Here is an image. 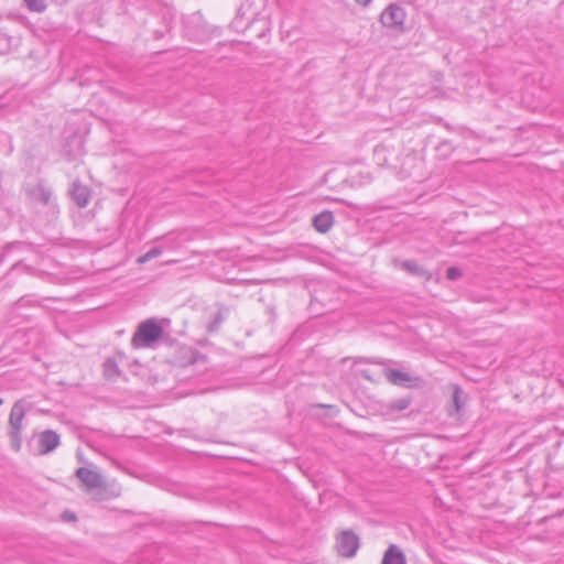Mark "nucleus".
<instances>
[{
    "instance_id": "nucleus-1",
    "label": "nucleus",
    "mask_w": 564,
    "mask_h": 564,
    "mask_svg": "<svg viewBox=\"0 0 564 564\" xmlns=\"http://www.w3.org/2000/svg\"><path fill=\"white\" fill-rule=\"evenodd\" d=\"M162 334V326L154 318H150L138 326L137 332L132 336L131 344L135 348L148 347L156 341Z\"/></svg>"
},
{
    "instance_id": "nucleus-2",
    "label": "nucleus",
    "mask_w": 564,
    "mask_h": 564,
    "mask_svg": "<svg viewBox=\"0 0 564 564\" xmlns=\"http://www.w3.org/2000/svg\"><path fill=\"white\" fill-rule=\"evenodd\" d=\"M405 10L397 4L390 3L380 14V22L384 28L402 31L404 29Z\"/></svg>"
},
{
    "instance_id": "nucleus-3",
    "label": "nucleus",
    "mask_w": 564,
    "mask_h": 564,
    "mask_svg": "<svg viewBox=\"0 0 564 564\" xmlns=\"http://www.w3.org/2000/svg\"><path fill=\"white\" fill-rule=\"evenodd\" d=\"M359 545V538L351 530H344L337 539L338 554L344 557H354Z\"/></svg>"
},
{
    "instance_id": "nucleus-4",
    "label": "nucleus",
    "mask_w": 564,
    "mask_h": 564,
    "mask_svg": "<svg viewBox=\"0 0 564 564\" xmlns=\"http://www.w3.org/2000/svg\"><path fill=\"white\" fill-rule=\"evenodd\" d=\"M338 409L334 405L328 404H310L305 408V416L306 420H333L337 416Z\"/></svg>"
},
{
    "instance_id": "nucleus-5",
    "label": "nucleus",
    "mask_w": 564,
    "mask_h": 564,
    "mask_svg": "<svg viewBox=\"0 0 564 564\" xmlns=\"http://www.w3.org/2000/svg\"><path fill=\"white\" fill-rule=\"evenodd\" d=\"M36 442L37 454L45 455L59 445V435L52 430H46L39 434Z\"/></svg>"
},
{
    "instance_id": "nucleus-6",
    "label": "nucleus",
    "mask_w": 564,
    "mask_h": 564,
    "mask_svg": "<svg viewBox=\"0 0 564 564\" xmlns=\"http://www.w3.org/2000/svg\"><path fill=\"white\" fill-rule=\"evenodd\" d=\"M69 195L79 208H85L89 204L91 191L88 186L82 184L79 180H76L72 184Z\"/></svg>"
},
{
    "instance_id": "nucleus-7",
    "label": "nucleus",
    "mask_w": 564,
    "mask_h": 564,
    "mask_svg": "<svg viewBox=\"0 0 564 564\" xmlns=\"http://www.w3.org/2000/svg\"><path fill=\"white\" fill-rule=\"evenodd\" d=\"M76 477L86 486L88 490L100 488L104 485L102 477L96 470L87 467H79L76 470Z\"/></svg>"
},
{
    "instance_id": "nucleus-8",
    "label": "nucleus",
    "mask_w": 564,
    "mask_h": 564,
    "mask_svg": "<svg viewBox=\"0 0 564 564\" xmlns=\"http://www.w3.org/2000/svg\"><path fill=\"white\" fill-rule=\"evenodd\" d=\"M384 377L390 383L394 386L403 388L413 387V378L409 373L400 371L398 369L387 368L384 370Z\"/></svg>"
},
{
    "instance_id": "nucleus-9",
    "label": "nucleus",
    "mask_w": 564,
    "mask_h": 564,
    "mask_svg": "<svg viewBox=\"0 0 564 564\" xmlns=\"http://www.w3.org/2000/svg\"><path fill=\"white\" fill-rule=\"evenodd\" d=\"M33 410L30 401L25 399L17 401L11 409L9 423H21L24 416Z\"/></svg>"
},
{
    "instance_id": "nucleus-10",
    "label": "nucleus",
    "mask_w": 564,
    "mask_h": 564,
    "mask_svg": "<svg viewBox=\"0 0 564 564\" xmlns=\"http://www.w3.org/2000/svg\"><path fill=\"white\" fill-rule=\"evenodd\" d=\"M333 225L334 215L329 210H324L313 218V226L321 234H326Z\"/></svg>"
},
{
    "instance_id": "nucleus-11",
    "label": "nucleus",
    "mask_w": 564,
    "mask_h": 564,
    "mask_svg": "<svg viewBox=\"0 0 564 564\" xmlns=\"http://www.w3.org/2000/svg\"><path fill=\"white\" fill-rule=\"evenodd\" d=\"M381 564H406L402 550L391 544L383 554Z\"/></svg>"
},
{
    "instance_id": "nucleus-12",
    "label": "nucleus",
    "mask_w": 564,
    "mask_h": 564,
    "mask_svg": "<svg viewBox=\"0 0 564 564\" xmlns=\"http://www.w3.org/2000/svg\"><path fill=\"white\" fill-rule=\"evenodd\" d=\"M452 389H453V393H452L453 408L449 409V414L451 415H453L454 413L459 414L462 409L465 405L466 395L463 392V390L460 389V387L457 384H454Z\"/></svg>"
},
{
    "instance_id": "nucleus-13",
    "label": "nucleus",
    "mask_w": 564,
    "mask_h": 564,
    "mask_svg": "<svg viewBox=\"0 0 564 564\" xmlns=\"http://www.w3.org/2000/svg\"><path fill=\"white\" fill-rule=\"evenodd\" d=\"M31 197L43 205H47L52 197V192L50 188L45 187L42 184H37L30 192Z\"/></svg>"
},
{
    "instance_id": "nucleus-14",
    "label": "nucleus",
    "mask_w": 564,
    "mask_h": 564,
    "mask_svg": "<svg viewBox=\"0 0 564 564\" xmlns=\"http://www.w3.org/2000/svg\"><path fill=\"white\" fill-rule=\"evenodd\" d=\"M102 367H104V376L107 379L113 380L117 377H119L120 370H119V367L115 359H112V358L106 359Z\"/></svg>"
},
{
    "instance_id": "nucleus-15",
    "label": "nucleus",
    "mask_w": 564,
    "mask_h": 564,
    "mask_svg": "<svg viewBox=\"0 0 564 564\" xmlns=\"http://www.w3.org/2000/svg\"><path fill=\"white\" fill-rule=\"evenodd\" d=\"M402 269L408 271L409 273L424 276L427 274L426 270L419 265V263L414 260H405L402 263Z\"/></svg>"
},
{
    "instance_id": "nucleus-16",
    "label": "nucleus",
    "mask_w": 564,
    "mask_h": 564,
    "mask_svg": "<svg viewBox=\"0 0 564 564\" xmlns=\"http://www.w3.org/2000/svg\"><path fill=\"white\" fill-rule=\"evenodd\" d=\"M24 6L31 12L43 13L47 9L46 0H23Z\"/></svg>"
},
{
    "instance_id": "nucleus-17",
    "label": "nucleus",
    "mask_w": 564,
    "mask_h": 564,
    "mask_svg": "<svg viewBox=\"0 0 564 564\" xmlns=\"http://www.w3.org/2000/svg\"><path fill=\"white\" fill-rule=\"evenodd\" d=\"M21 426L22 425H11V430L9 432L11 440V447L18 452L21 448Z\"/></svg>"
},
{
    "instance_id": "nucleus-18",
    "label": "nucleus",
    "mask_w": 564,
    "mask_h": 564,
    "mask_svg": "<svg viewBox=\"0 0 564 564\" xmlns=\"http://www.w3.org/2000/svg\"><path fill=\"white\" fill-rule=\"evenodd\" d=\"M163 252L162 248L161 247H153L151 248L149 251H147L144 254L140 256L138 259H137V262L139 264H143V263H147L148 261L154 259V258H158L159 256H161Z\"/></svg>"
},
{
    "instance_id": "nucleus-19",
    "label": "nucleus",
    "mask_w": 564,
    "mask_h": 564,
    "mask_svg": "<svg viewBox=\"0 0 564 564\" xmlns=\"http://www.w3.org/2000/svg\"><path fill=\"white\" fill-rule=\"evenodd\" d=\"M463 275V272L459 268L457 267H449L447 270H446V278L451 281H456L458 280L459 278H462Z\"/></svg>"
},
{
    "instance_id": "nucleus-20",
    "label": "nucleus",
    "mask_w": 564,
    "mask_h": 564,
    "mask_svg": "<svg viewBox=\"0 0 564 564\" xmlns=\"http://www.w3.org/2000/svg\"><path fill=\"white\" fill-rule=\"evenodd\" d=\"M360 361L368 362V364H375V365H384L386 361L383 359L379 358H361Z\"/></svg>"
},
{
    "instance_id": "nucleus-21",
    "label": "nucleus",
    "mask_w": 564,
    "mask_h": 564,
    "mask_svg": "<svg viewBox=\"0 0 564 564\" xmlns=\"http://www.w3.org/2000/svg\"><path fill=\"white\" fill-rule=\"evenodd\" d=\"M408 405H409V401L403 399V400L398 401L397 406H398V409L403 410V409L408 408Z\"/></svg>"
},
{
    "instance_id": "nucleus-22",
    "label": "nucleus",
    "mask_w": 564,
    "mask_h": 564,
    "mask_svg": "<svg viewBox=\"0 0 564 564\" xmlns=\"http://www.w3.org/2000/svg\"><path fill=\"white\" fill-rule=\"evenodd\" d=\"M221 323V316L217 315L214 323L210 325V329L214 330L218 324Z\"/></svg>"
},
{
    "instance_id": "nucleus-23",
    "label": "nucleus",
    "mask_w": 564,
    "mask_h": 564,
    "mask_svg": "<svg viewBox=\"0 0 564 564\" xmlns=\"http://www.w3.org/2000/svg\"><path fill=\"white\" fill-rule=\"evenodd\" d=\"M355 1L362 7H368L372 0H355Z\"/></svg>"
},
{
    "instance_id": "nucleus-24",
    "label": "nucleus",
    "mask_w": 564,
    "mask_h": 564,
    "mask_svg": "<svg viewBox=\"0 0 564 564\" xmlns=\"http://www.w3.org/2000/svg\"><path fill=\"white\" fill-rule=\"evenodd\" d=\"M361 375H362V377H364V378H367V379H369V378H370V377L368 376L367 371H362V372H361Z\"/></svg>"
},
{
    "instance_id": "nucleus-25",
    "label": "nucleus",
    "mask_w": 564,
    "mask_h": 564,
    "mask_svg": "<svg viewBox=\"0 0 564 564\" xmlns=\"http://www.w3.org/2000/svg\"><path fill=\"white\" fill-rule=\"evenodd\" d=\"M69 519H75L76 517L74 514H68Z\"/></svg>"
},
{
    "instance_id": "nucleus-26",
    "label": "nucleus",
    "mask_w": 564,
    "mask_h": 564,
    "mask_svg": "<svg viewBox=\"0 0 564 564\" xmlns=\"http://www.w3.org/2000/svg\"><path fill=\"white\" fill-rule=\"evenodd\" d=\"M69 519H75L76 517L74 514H68Z\"/></svg>"
},
{
    "instance_id": "nucleus-27",
    "label": "nucleus",
    "mask_w": 564,
    "mask_h": 564,
    "mask_svg": "<svg viewBox=\"0 0 564 564\" xmlns=\"http://www.w3.org/2000/svg\"><path fill=\"white\" fill-rule=\"evenodd\" d=\"M2 402H3L2 399H0V405L2 404Z\"/></svg>"
}]
</instances>
